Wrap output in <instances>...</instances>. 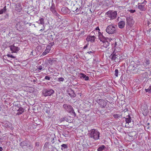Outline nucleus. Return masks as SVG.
Returning <instances> with one entry per match:
<instances>
[{
    "mask_svg": "<svg viewBox=\"0 0 151 151\" xmlns=\"http://www.w3.org/2000/svg\"><path fill=\"white\" fill-rule=\"evenodd\" d=\"M92 51H89V52H87V53H88L89 54H90L91 53H92Z\"/></svg>",
    "mask_w": 151,
    "mask_h": 151,
    "instance_id": "obj_58",
    "label": "nucleus"
},
{
    "mask_svg": "<svg viewBox=\"0 0 151 151\" xmlns=\"http://www.w3.org/2000/svg\"><path fill=\"white\" fill-rule=\"evenodd\" d=\"M50 10L54 15L57 17H58L59 15L56 10L55 4L53 3H52V6L50 7Z\"/></svg>",
    "mask_w": 151,
    "mask_h": 151,
    "instance_id": "obj_16",
    "label": "nucleus"
},
{
    "mask_svg": "<svg viewBox=\"0 0 151 151\" xmlns=\"http://www.w3.org/2000/svg\"><path fill=\"white\" fill-rule=\"evenodd\" d=\"M110 20H109V19H108V20H107V22H109V21Z\"/></svg>",
    "mask_w": 151,
    "mask_h": 151,
    "instance_id": "obj_63",
    "label": "nucleus"
},
{
    "mask_svg": "<svg viewBox=\"0 0 151 151\" xmlns=\"http://www.w3.org/2000/svg\"><path fill=\"white\" fill-rule=\"evenodd\" d=\"M78 10V8H77V9L76 10V12H77Z\"/></svg>",
    "mask_w": 151,
    "mask_h": 151,
    "instance_id": "obj_61",
    "label": "nucleus"
},
{
    "mask_svg": "<svg viewBox=\"0 0 151 151\" xmlns=\"http://www.w3.org/2000/svg\"><path fill=\"white\" fill-rule=\"evenodd\" d=\"M133 66L134 68L137 69V72L145 70V67H144L143 65H142L139 63L135 64Z\"/></svg>",
    "mask_w": 151,
    "mask_h": 151,
    "instance_id": "obj_11",
    "label": "nucleus"
},
{
    "mask_svg": "<svg viewBox=\"0 0 151 151\" xmlns=\"http://www.w3.org/2000/svg\"><path fill=\"white\" fill-rule=\"evenodd\" d=\"M116 26L115 25L111 24L108 25L106 29V32L109 34H113L116 33L117 31Z\"/></svg>",
    "mask_w": 151,
    "mask_h": 151,
    "instance_id": "obj_3",
    "label": "nucleus"
},
{
    "mask_svg": "<svg viewBox=\"0 0 151 151\" xmlns=\"http://www.w3.org/2000/svg\"><path fill=\"white\" fill-rule=\"evenodd\" d=\"M88 44H86L85 46L83 47V49H86V48H87V47H88Z\"/></svg>",
    "mask_w": 151,
    "mask_h": 151,
    "instance_id": "obj_54",
    "label": "nucleus"
},
{
    "mask_svg": "<svg viewBox=\"0 0 151 151\" xmlns=\"http://www.w3.org/2000/svg\"><path fill=\"white\" fill-rule=\"evenodd\" d=\"M53 60L50 58H49L47 59L46 63H47L48 65H52L53 63Z\"/></svg>",
    "mask_w": 151,
    "mask_h": 151,
    "instance_id": "obj_29",
    "label": "nucleus"
},
{
    "mask_svg": "<svg viewBox=\"0 0 151 151\" xmlns=\"http://www.w3.org/2000/svg\"><path fill=\"white\" fill-rule=\"evenodd\" d=\"M36 145V146H37V145H38V146L39 145V143L38 142H36V145Z\"/></svg>",
    "mask_w": 151,
    "mask_h": 151,
    "instance_id": "obj_59",
    "label": "nucleus"
},
{
    "mask_svg": "<svg viewBox=\"0 0 151 151\" xmlns=\"http://www.w3.org/2000/svg\"><path fill=\"white\" fill-rule=\"evenodd\" d=\"M50 145L49 144V143L48 142H46L45 144V145L43 147L44 148V149H49V146H50Z\"/></svg>",
    "mask_w": 151,
    "mask_h": 151,
    "instance_id": "obj_31",
    "label": "nucleus"
},
{
    "mask_svg": "<svg viewBox=\"0 0 151 151\" xmlns=\"http://www.w3.org/2000/svg\"><path fill=\"white\" fill-rule=\"evenodd\" d=\"M89 78L88 76H86V77L84 78V79L86 81H87L89 80Z\"/></svg>",
    "mask_w": 151,
    "mask_h": 151,
    "instance_id": "obj_51",
    "label": "nucleus"
},
{
    "mask_svg": "<svg viewBox=\"0 0 151 151\" xmlns=\"http://www.w3.org/2000/svg\"><path fill=\"white\" fill-rule=\"evenodd\" d=\"M111 40V39L108 38V39H106L104 41H101L102 42V47L105 48H107L109 45V42Z\"/></svg>",
    "mask_w": 151,
    "mask_h": 151,
    "instance_id": "obj_15",
    "label": "nucleus"
},
{
    "mask_svg": "<svg viewBox=\"0 0 151 151\" xmlns=\"http://www.w3.org/2000/svg\"><path fill=\"white\" fill-rule=\"evenodd\" d=\"M120 55L118 52L115 53L114 51L113 53L112 54L110 57L112 60H114L116 62H118L119 60Z\"/></svg>",
    "mask_w": 151,
    "mask_h": 151,
    "instance_id": "obj_8",
    "label": "nucleus"
},
{
    "mask_svg": "<svg viewBox=\"0 0 151 151\" xmlns=\"http://www.w3.org/2000/svg\"><path fill=\"white\" fill-rule=\"evenodd\" d=\"M129 12H130L131 13H134L135 12V10L131 9L129 10Z\"/></svg>",
    "mask_w": 151,
    "mask_h": 151,
    "instance_id": "obj_48",
    "label": "nucleus"
},
{
    "mask_svg": "<svg viewBox=\"0 0 151 151\" xmlns=\"http://www.w3.org/2000/svg\"><path fill=\"white\" fill-rule=\"evenodd\" d=\"M2 13L3 14V13H4L6 11V6H5L3 9H1L0 10Z\"/></svg>",
    "mask_w": 151,
    "mask_h": 151,
    "instance_id": "obj_38",
    "label": "nucleus"
},
{
    "mask_svg": "<svg viewBox=\"0 0 151 151\" xmlns=\"http://www.w3.org/2000/svg\"><path fill=\"white\" fill-rule=\"evenodd\" d=\"M81 77L83 78H84L86 76V75L82 73H81Z\"/></svg>",
    "mask_w": 151,
    "mask_h": 151,
    "instance_id": "obj_47",
    "label": "nucleus"
},
{
    "mask_svg": "<svg viewBox=\"0 0 151 151\" xmlns=\"http://www.w3.org/2000/svg\"><path fill=\"white\" fill-rule=\"evenodd\" d=\"M7 56L8 57H10V58H15V57H14V56H13L12 55H11V54H7Z\"/></svg>",
    "mask_w": 151,
    "mask_h": 151,
    "instance_id": "obj_45",
    "label": "nucleus"
},
{
    "mask_svg": "<svg viewBox=\"0 0 151 151\" xmlns=\"http://www.w3.org/2000/svg\"><path fill=\"white\" fill-rule=\"evenodd\" d=\"M17 111L21 112L22 113L24 111V109L22 107H20L19 108Z\"/></svg>",
    "mask_w": 151,
    "mask_h": 151,
    "instance_id": "obj_39",
    "label": "nucleus"
},
{
    "mask_svg": "<svg viewBox=\"0 0 151 151\" xmlns=\"http://www.w3.org/2000/svg\"><path fill=\"white\" fill-rule=\"evenodd\" d=\"M50 77L49 76H46L45 78V79L49 80L50 79Z\"/></svg>",
    "mask_w": 151,
    "mask_h": 151,
    "instance_id": "obj_46",
    "label": "nucleus"
},
{
    "mask_svg": "<svg viewBox=\"0 0 151 151\" xmlns=\"http://www.w3.org/2000/svg\"><path fill=\"white\" fill-rule=\"evenodd\" d=\"M50 50L49 49H47V48L45 50V51L43 52L42 54L43 55H46L49 52Z\"/></svg>",
    "mask_w": 151,
    "mask_h": 151,
    "instance_id": "obj_34",
    "label": "nucleus"
},
{
    "mask_svg": "<svg viewBox=\"0 0 151 151\" xmlns=\"http://www.w3.org/2000/svg\"><path fill=\"white\" fill-rule=\"evenodd\" d=\"M149 151H151V149L149 150Z\"/></svg>",
    "mask_w": 151,
    "mask_h": 151,
    "instance_id": "obj_64",
    "label": "nucleus"
},
{
    "mask_svg": "<svg viewBox=\"0 0 151 151\" xmlns=\"http://www.w3.org/2000/svg\"><path fill=\"white\" fill-rule=\"evenodd\" d=\"M106 148V147L104 145H102L99 147L97 149L98 151H102Z\"/></svg>",
    "mask_w": 151,
    "mask_h": 151,
    "instance_id": "obj_26",
    "label": "nucleus"
},
{
    "mask_svg": "<svg viewBox=\"0 0 151 151\" xmlns=\"http://www.w3.org/2000/svg\"><path fill=\"white\" fill-rule=\"evenodd\" d=\"M99 34V40L101 41H104L106 39H108L107 37H104L102 34L99 31H98Z\"/></svg>",
    "mask_w": 151,
    "mask_h": 151,
    "instance_id": "obj_20",
    "label": "nucleus"
},
{
    "mask_svg": "<svg viewBox=\"0 0 151 151\" xmlns=\"http://www.w3.org/2000/svg\"><path fill=\"white\" fill-rule=\"evenodd\" d=\"M54 42H52V43H51V46H52V45H54Z\"/></svg>",
    "mask_w": 151,
    "mask_h": 151,
    "instance_id": "obj_60",
    "label": "nucleus"
},
{
    "mask_svg": "<svg viewBox=\"0 0 151 151\" xmlns=\"http://www.w3.org/2000/svg\"><path fill=\"white\" fill-rule=\"evenodd\" d=\"M61 147H62V148H61V149L62 150H63V148L64 149L67 148H68L67 145H66V144H62V145H61Z\"/></svg>",
    "mask_w": 151,
    "mask_h": 151,
    "instance_id": "obj_36",
    "label": "nucleus"
},
{
    "mask_svg": "<svg viewBox=\"0 0 151 151\" xmlns=\"http://www.w3.org/2000/svg\"><path fill=\"white\" fill-rule=\"evenodd\" d=\"M37 68L39 70H41L42 68V66L41 65L37 66Z\"/></svg>",
    "mask_w": 151,
    "mask_h": 151,
    "instance_id": "obj_43",
    "label": "nucleus"
},
{
    "mask_svg": "<svg viewBox=\"0 0 151 151\" xmlns=\"http://www.w3.org/2000/svg\"><path fill=\"white\" fill-rule=\"evenodd\" d=\"M125 25V22L123 21H119L118 24L119 27L121 29L123 28Z\"/></svg>",
    "mask_w": 151,
    "mask_h": 151,
    "instance_id": "obj_23",
    "label": "nucleus"
},
{
    "mask_svg": "<svg viewBox=\"0 0 151 151\" xmlns=\"http://www.w3.org/2000/svg\"><path fill=\"white\" fill-rule=\"evenodd\" d=\"M127 24L132 27L134 23V21L133 18L131 17H126Z\"/></svg>",
    "mask_w": 151,
    "mask_h": 151,
    "instance_id": "obj_14",
    "label": "nucleus"
},
{
    "mask_svg": "<svg viewBox=\"0 0 151 151\" xmlns=\"http://www.w3.org/2000/svg\"><path fill=\"white\" fill-rule=\"evenodd\" d=\"M69 134V132L67 130H65L63 131L62 134L64 137H66L68 136Z\"/></svg>",
    "mask_w": 151,
    "mask_h": 151,
    "instance_id": "obj_28",
    "label": "nucleus"
},
{
    "mask_svg": "<svg viewBox=\"0 0 151 151\" xmlns=\"http://www.w3.org/2000/svg\"><path fill=\"white\" fill-rule=\"evenodd\" d=\"M147 72H145L142 74V77H143V78H147Z\"/></svg>",
    "mask_w": 151,
    "mask_h": 151,
    "instance_id": "obj_32",
    "label": "nucleus"
},
{
    "mask_svg": "<svg viewBox=\"0 0 151 151\" xmlns=\"http://www.w3.org/2000/svg\"><path fill=\"white\" fill-rule=\"evenodd\" d=\"M141 109L143 115L146 116L148 114L147 107L146 106H141Z\"/></svg>",
    "mask_w": 151,
    "mask_h": 151,
    "instance_id": "obj_17",
    "label": "nucleus"
},
{
    "mask_svg": "<svg viewBox=\"0 0 151 151\" xmlns=\"http://www.w3.org/2000/svg\"><path fill=\"white\" fill-rule=\"evenodd\" d=\"M116 42L115 43V46H116Z\"/></svg>",
    "mask_w": 151,
    "mask_h": 151,
    "instance_id": "obj_62",
    "label": "nucleus"
},
{
    "mask_svg": "<svg viewBox=\"0 0 151 151\" xmlns=\"http://www.w3.org/2000/svg\"><path fill=\"white\" fill-rule=\"evenodd\" d=\"M100 133L98 130L95 129H92L89 131L88 136L89 137L96 140L99 139Z\"/></svg>",
    "mask_w": 151,
    "mask_h": 151,
    "instance_id": "obj_2",
    "label": "nucleus"
},
{
    "mask_svg": "<svg viewBox=\"0 0 151 151\" xmlns=\"http://www.w3.org/2000/svg\"><path fill=\"white\" fill-rule=\"evenodd\" d=\"M97 102L101 108H105L106 106L108 101L103 99H99Z\"/></svg>",
    "mask_w": 151,
    "mask_h": 151,
    "instance_id": "obj_9",
    "label": "nucleus"
},
{
    "mask_svg": "<svg viewBox=\"0 0 151 151\" xmlns=\"http://www.w3.org/2000/svg\"><path fill=\"white\" fill-rule=\"evenodd\" d=\"M146 92H148L151 93V86H150L149 88L147 89H145Z\"/></svg>",
    "mask_w": 151,
    "mask_h": 151,
    "instance_id": "obj_37",
    "label": "nucleus"
},
{
    "mask_svg": "<svg viewBox=\"0 0 151 151\" xmlns=\"http://www.w3.org/2000/svg\"><path fill=\"white\" fill-rule=\"evenodd\" d=\"M27 24L25 22H23L22 21H19L16 24L15 27L17 30L19 31L22 32L24 30L25 27L24 25Z\"/></svg>",
    "mask_w": 151,
    "mask_h": 151,
    "instance_id": "obj_4",
    "label": "nucleus"
},
{
    "mask_svg": "<svg viewBox=\"0 0 151 151\" xmlns=\"http://www.w3.org/2000/svg\"><path fill=\"white\" fill-rule=\"evenodd\" d=\"M54 93V91L51 89L45 88L42 91L43 95L45 96H50Z\"/></svg>",
    "mask_w": 151,
    "mask_h": 151,
    "instance_id": "obj_7",
    "label": "nucleus"
},
{
    "mask_svg": "<svg viewBox=\"0 0 151 151\" xmlns=\"http://www.w3.org/2000/svg\"><path fill=\"white\" fill-rule=\"evenodd\" d=\"M106 15L110 18V19H113L116 18L117 13L116 11L109 10L106 13Z\"/></svg>",
    "mask_w": 151,
    "mask_h": 151,
    "instance_id": "obj_6",
    "label": "nucleus"
},
{
    "mask_svg": "<svg viewBox=\"0 0 151 151\" xmlns=\"http://www.w3.org/2000/svg\"><path fill=\"white\" fill-rule=\"evenodd\" d=\"M61 11L62 13L64 14H69L70 12L68 8L65 6L62 8Z\"/></svg>",
    "mask_w": 151,
    "mask_h": 151,
    "instance_id": "obj_18",
    "label": "nucleus"
},
{
    "mask_svg": "<svg viewBox=\"0 0 151 151\" xmlns=\"http://www.w3.org/2000/svg\"><path fill=\"white\" fill-rule=\"evenodd\" d=\"M22 113V112L20 111H19L17 113V114L18 115H19L20 114H21Z\"/></svg>",
    "mask_w": 151,
    "mask_h": 151,
    "instance_id": "obj_55",
    "label": "nucleus"
},
{
    "mask_svg": "<svg viewBox=\"0 0 151 151\" xmlns=\"http://www.w3.org/2000/svg\"><path fill=\"white\" fill-rule=\"evenodd\" d=\"M115 118H117L120 117V115L118 114H114L113 115Z\"/></svg>",
    "mask_w": 151,
    "mask_h": 151,
    "instance_id": "obj_41",
    "label": "nucleus"
},
{
    "mask_svg": "<svg viewBox=\"0 0 151 151\" xmlns=\"http://www.w3.org/2000/svg\"><path fill=\"white\" fill-rule=\"evenodd\" d=\"M27 142L26 141H24L22 142L20 144V146L21 147L27 146L28 145Z\"/></svg>",
    "mask_w": 151,
    "mask_h": 151,
    "instance_id": "obj_24",
    "label": "nucleus"
},
{
    "mask_svg": "<svg viewBox=\"0 0 151 151\" xmlns=\"http://www.w3.org/2000/svg\"><path fill=\"white\" fill-rule=\"evenodd\" d=\"M119 71L117 69H116L115 70L114 75L116 77L118 76Z\"/></svg>",
    "mask_w": 151,
    "mask_h": 151,
    "instance_id": "obj_40",
    "label": "nucleus"
},
{
    "mask_svg": "<svg viewBox=\"0 0 151 151\" xmlns=\"http://www.w3.org/2000/svg\"><path fill=\"white\" fill-rule=\"evenodd\" d=\"M150 64V60H146L145 62V63L143 64L144 66L145 67L147 65Z\"/></svg>",
    "mask_w": 151,
    "mask_h": 151,
    "instance_id": "obj_33",
    "label": "nucleus"
},
{
    "mask_svg": "<svg viewBox=\"0 0 151 151\" xmlns=\"http://www.w3.org/2000/svg\"><path fill=\"white\" fill-rule=\"evenodd\" d=\"M3 150V148L1 147H0V151H2Z\"/></svg>",
    "mask_w": 151,
    "mask_h": 151,
    "instance_id": "obj_57",
    "label": "nucleus"
},
{
    "mask_svg": "<svg viewBox=\"0 0 151 151\" xmlns=\"http://www.w3.org/2000/svg\"><path fill=\"white\" fill-rule=\"evenodd\" d=\"M46 113H47L48 114H49L50 113V110L49 109H47L45 111Z\"/></svg>",
    "mask_w": 151,
    "mask_h": 151,
    "instance_id": "obj_52",
    "label": "nucleus"
},
{
    "mask_svg": "<svg viewBox=\"0 0 151 151\" xmlns=\"http://www.w3.org/2000/svg\"><path fill=\"white\" fill-rule=\"evenodd\" d=\"M68 93L71 97H75L76 96V94L74 93V91L71 88L68 90Z\"/></svg>",
    "mask_w": 151,
    "mask_h": 151,
    "instance_id": "obj_21",
    "label": "nucleus"
},
{
    "mask_svg": "<svg viewBox=\"0 0 151 151\" xmlns=\"http://www.w3.org/2000/svg\"><path fill=\"white\" fill-rule=\"evenodd\" d=\"M51 139V142H52V144H53L55 142L56 140V138L55 137H53Z\"/></svg>",
    "mask_w": 151,
    "mask_h": 151,
    "instance_id": "obj_42",
    "label": "nucleus"
},
{
    "mask_svg": "<svg viewBox=\"0 0 151 151\" xmlns=\"http://www.w3.org/2000/svg\"><path fill=\"white\" fill-rule=\"evenodd\" d=\"M37 22L39 24H41L42 25H44L45 24L44 19L43 18H41Z\"/></svg>",
    "mask_w": 151,
    "mask_h": 151,
    "instance_id": "obj_27",
    "label": "nucleus"
},
{
    "mask_svg": "<svg viewBox=\"0 0 151 151\" xmlns=\"http://www.w3.org/2000/svg\"><path fill=\"white\" fill-rule=\"evenodd\" d=\"M136 135V132L135 131H132L129 133V135L131 137H134Z\"/></svg>",
    "mask_w": 151,
    "mask_h": 151,
    "instance_id": "obj_30",
    "label": "nucleus"
},
{
    "mask_svg": "<svg viewBox=\"0 0 151 151\" xmlns=\"http://www.w3.org/2000/svg\"><path fill=\"white\" fill-rule=\"evenodd\" d=\"M96 30L97 32H96V33H97V32H98V31L97 32V30H100V29H99V28L98 27H97L96 29H95V30Z\"/></svg>",
    "mask_w": 151,
    "mask_h": 151,
    "instance_id": "obj_50",
    "label": "nucleus"
},
{
    "mask_svg": "<svg viewBox=\"0 0 151 151\" xmlns=\"http://www.w3.org/2000/svg\"><path fill=\"white\" fill-rule=\"evenodd\" d=\"M4 17L5 18H8L9 17V14H6L4 16Z\"/></svg>",
    "mask_w": 151,
    "mask_h": 151,
    "instance_id": "obj_53",
    "label": "nucleus"
},
{
    "mask_svg": "<svg viewBox=\"0 0 151 151\" xmlns=\"http://www.w3.org/2000/svg\"><path fill=\"white\" fill-rule=\"evenodd\" d=\"M56 99L59 103L62 102L63 101V99L64 98V95L62 93L59 92L56 93Z\"/></svg>",
    "mask_w": 151,
    "mask_h": 151,
    "instance_id": "obj_12",
    "label": "nucleus"
},
{
    "mask_svg": "<svg viewBox=\"0 0 151 151\" xmlns=\"http://www.w3.org/2000/svg\"><path fill=\"white\" fill-rule=\"evenodd\" d=\"M123 122L122 123V125H125L127 128H130L132 127L134 125L133 121H132L131 117L129 115H127L123 118Z\"/></svg>",
    "mask_w": 151,
    "mask_h": 151,
    "instance_id": "obj_1",
    "label": "nucleus"
},
{
    "mask_svg": "<svg viewBox=\"0 0 151 151\" xmlns=\"http://www.w3.org/2000/svg\"><path fill=\"white\" fill-rule=\"evenodd\" d=\"M10 50L12 51V53H17L20 50V49L18 47L14 45V44L9 46Z\"/></svg>",
    "mask_w": 151,
    "mask_h": 151,
    "instance_id": "obj_13",
    "label": "nucleus"
},
{
    "mask_svg": "<svg viewBox=\"0 0 151 151\" xmlns=\"http://www.w3.org/2000/svg\"><path fill=\"white\" fill-rule=\"evenodd\" d=\"M22 9V6L20 3H17L16 4L15 10L18 12H20Z\"/></svg>",
    "mask_w": 151,
    "mask_h": 151,
    "instance_id": "obj_22",
    "label": "nucleus"
},
{
    "mask_svg": "<svg viewBox=\"0 0 151 151\" xmlns=\"http://www.w3.org/2000/svg\"><path fill=\"white\" fill-rule=\"evenodd\" d=\"M95 32H97L96 30H93L92 32L89 36H88L86 38V40L88 41H91V42H94L95 41L96 37L94 34H95Z\"/></svg>",
    "mask_w": 151,
    "mask_h": 151,
    "instance_id": "obj_10",
    "label": "nucleus"
},
{
    "mask_svg": "<svg viewBox=\"0 0 151 151\" xmlns=\"http://www.w3.org/2000/svg\"><path fill=\"white\" fill-rule=\"evenodd\" d=\"M145 4H144V2L142 3L141 4L140 3H139L138 4V9L142 11H145L146 10V9L145 7Z\"/></svg>",
    "mask_w": 151,
    "mask_h": 151,
    "instance_id": "obj_19",
    "label": "nucleus"
},
{
    "mask_svg": "<svg viewBox=\"0 0 151 151\" xmlns=\"http://www.w3.org/2000/svg\"><path fill=\"white\" fill-rule=\"evenodd\" d=\"M120 82L121 84H123V83H124V80L122 79H121L120 81Z\"/></svg>",
    "mask_w": 151,
    "mask_h": 151,
    "instance_id": "obj_49",
    "label": "nucleus"
},
{
    "mask_svg": "<svg viewBox=\"0 0 151 151\" xmlns=\"http://www.w3.org/2000/svg\"><path fill=\"white\" fill-rule=\"evenodd\" d=\"M63 107L65 109L66 111L69 113H72L73 114L74 116H76V114L74 112L72 106L69 104H64L63 105Z\"/></svg>",
    "mask_w": 151,
    "mask_h": 151,
    "instance_id": "obj_5",
    "label": "nucleus"
},
{
    "mask_svg": "<svg viewBox=\"0 0 151 151\" xmlns=\"http://www.w3.org/2000/svg\"><path fill=\"white\" fill-rule=\"evenodd\" d=\"M29 148L30 149H31L32 148V145H30L29 146Z\"/></svg>",
    "mask_w": 151,
    "mask_h": 151,
    "instance_id": "obj_56",
    "label": "nucleus"
},
{
    "mask_svg": "<svg viewBox=\"0 0 151 151\" xmlns=\"http://www.w3.org/2000/svg\"><path fill=\"white\" fill-rule=\"evenodd\" d=\"M147 24L148 26H149L150 25L151 26V23L150 22H148ZM148 32L150 35H151V28L148 30Z\"/></svg>",
    "mask_w": 151,
    "mask_h": 151,
    "instance_id": "obj_35",
    "label": "nucleus"
},
{
    "mask_svg": "<svg viewBox=\"0 0 151 151\" xmlns=\"http://www.w3.org/2000/svg\"><path fill=\"white\" fill-rule=\"evenodd\" d=\"M60 121L61 122L66 121V122H70L71 121L70 120L68 119V117L67 116H65L64 117L61 118Z\"/></svg>",
    "mask_w": 151,
    "mask_h": 151,
    "instance_id": "obj_25",
    "label": "nucleus"
},
{
    "mask_svg": "<svg viewBox=\"0 0 151 151\" xmlns=\"http://www.w3.org/2000/svg\"><path fill=\"white\" fill-rule=\"evenodd\" d=\"M64 80V79L62 77L59 78H58V81H63Z\"/></svg>",
    "mask_w": 151,
    "mask_h": 151,
    "instance_id": "obj_44",
    "label": "nucleus"
}]
</instances>
